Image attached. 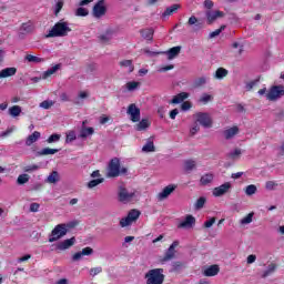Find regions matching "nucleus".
<instances>
[{
	"label": "nucleus",
	"mask_w": 284,
	"mask_h": 284,
	"mask_svg": "<svg viewBox=\"0 0 284 284\" xmlns=\"http://www.w3.org/2000/svg\"><path fill=\"white\" fill-rule=\"evenodd\" d=\"M125 174H128V168L121 166V160L119 158L111 159L106 166V179H116V176H125Z\"/></svg>",
	"instance_id": "obj_1"
},
{
	"label": "nucleus",
	"mask_w": 284,
	"mask_h": 284,
	"mask_svg": "<svg viewBox=\"0 0 284 284\" xmlns=\"http://www.w3.org/2000/svg\"><path fill=\"white\" fill-rule=\"evenodd\" d=\"M134 199H136V190L121 182L118 186V201L128 205V203H132Z\"/></svg>",
	"instance_id": "obj_2"
},
{
	"label": "nucleus",
	"mask_w": 284,
	"mask_h": 284,
	"mask_svg": "<svg viewBox=\"0 0 284 284\" xmlns=\"http://www.w3.org/2000/svg\"><path fill=\"white\" fill-rule=\"evenodd\" d=\"M68 32H72V29L68 26V22H57L49 33L45 36L47 39H52L54 37H68Z\"/></svg>",
	"instance_id": "obj_3"
},
{
	"label": "nucleus",
	"mask_w": 284,
	"mask_h": 284,
	"mask_svg": "<svg viewBox=\"0 0 284 284\" xmlns=\"http://www.w3.org/2000/svg\"><path fill=\"white\" fill-rule=\"evenodd\" d=\"M163 272V268L149 270L144 275L146 284H163L165 281V275Z\"/></svg>",
	"instance_id": "obj_4"
},
{
	"label": "nucleus",
	"mask_w": 284,
	"mask_h": 284,
	"mask_svg": "<svg viewBox=\"0 0 284 284\" xmlns=\"http://www.w3.org/2000/svg\"><path fill=\"white\" fill-rule=\"evenodd\" d=\"M70 227L71 225L65 223L55 225L51 232V235L49 236V243H54L59 241V239H63V236L68 234V230H70Z\"/></svg>",
	"instance_id": "obj_5"
},
{
	"label": "nucleus",
	"mask_w": 284,
	"mask_h": 284,
	"mask_svg": "<svg viewBox=\"0 0 284 284\" xmlns=\"http://www.w3.org/2000/svg\"><path fill=\"white\" fill-rule=\"evenodd\" d=\"M139 216H141V211L136 209L131 210L128 213V216L120 220V227H128L132 225L134 222L139 221Z\"/></svg>",
	"instance_id": "obj_6"
},
{
	"label": "nucleus",
	"mask_w": 284,
	"mask_h": 284,
	"mask_svg": "<svg viewBox=\"0 0 284 284\" xmlns=\"http://www.w3.org/2000/svg\"><path fill=\"white\" fill-rule=\"evenodd\" d=\"M281 97H284L283 85H273L266 93L267 101H278Z\"/></svg>",
	"instance_id": "obj_7"
},
{
	"label": "nucleus",
	"mask_w": 284,
	"mask_h": 284,
	"mask_svg": "<svg viewBox=\"0 0 284 284\" xmlns=\"http://www.w3.org/2000/svg\"><path fill=\"white\" fill-rule=\"evenodd\" d=\"M195 121L196 123H200V125H202V128H212V116L210 115V113H205V112H199L195 114Z\"/></svg>",
	"instance_id": "obj_8"
},
{
	"label": "nucleus",
	"mask_w": 284,
	"mask_h": 284,
	"mask_svg": "<svg viewBox=\"0 0 284 284\" xmlns=\"http://www.w3.org/2000/svg\"><path fill=\"white\" fill-rule=\"evenodd\" d=\"M105 12H108L105 0H99L93 7V17H95V19H101V17H104Z\"/></svg>",
	"instance_id": "obj_9"
},
{
	"label": "nucleus",
	"mask_w": 284,
	"mask_h": 284,
	"mask_svg": "<svg viewBox=\"0 0 284 284\" xmlns=\"http://www.w3.org/2000/svg\"><path fill=\"white\" fill-rule=\"evenodd\" d=\"M232 190V183L225 182L224 184L216 186L213 189V196H225V194L230 193Z\"/></svg>",
	"instance_id": "obj_10"
},
{
	"label": "nucleus",
	"mask_w": 284,
	"mask_h": 284,
	"mask_svg": "<svg viewBox=\"0 0 284 284\" xmlns=\"http://www.w3.org/2000/svg\"><path fill=\"white\" fill-rule=\"evenodd\" d=\"M126 112L131 115V121L133 123H139V121H141V109H139L136 104H130Z\"/></svg>",
	"instance_id": "obj_11"
},
{
	"label": "nucleus",
	"mask_w": 284,
	"mask_h": 284,
	"mask_svg": "<svg viewBox=\"0 0 284 284\" xmlns=\"http://www.w3.org/2000/svg\"><path fill=\"white\" fill-rule=\"evenodd\" d=\"M176 247H179V242L174 241L170 247L166 250L164 257L162 258V263H165L168 261H172L174 256H176Z\"/></svg>",
	"instance_id": "obj_12"
},
{
	"label": "nucleus",
	"mask_w": 284,
	"mask_h": 284,
	"mask_svg": "<svg viewBox=\"0 0 284 284\" xmlns=\"http://www.w3.org/2000/svg\"><path fill=\"white\" fill-rule=\"evenodd\" d=\"M94 254V250L92 247L87 246L82 251L77 252L75 254L72 255L71 260L73 263H77L83 258V256H92Z\"/></svg>",
	"instance_id": "obj_13"
},
{
	"label": "nucleus",
	"mask_w": 284,
	"mask_h": 284,
	"mask_svg": "<svg viewBox=\"0 0 284 284\" xmlns=\"http://www.w3.org/2000/svg\"><path fill=\"white\" fill-rule=\"evenodd\" d=\"M176 190V184H169L158 194V201H165Z\"/></svg>",
	"instance_id": "obj_14"
},
{
	"label": "nucleus",
	"mask_w": 284,
	"mask_h": 284,
	"mask_svg": "<svg viewBox=\"0 0 284 284\" xmlns=\"http://www.w3.org/2000/svg\"><path fill=\"white\" fill-rule=\"evenodd\" d=\"M75 243H77L75 237L64 240V241L58 243L57 250H60L61 252H63L65 250H70V247H72V245H74Z\"/></svg>",
	"instance_id": "obj_15"
},
{
	"label": "nucleus",
	"mask_w": 284,
	"mask_h": 284,
	"mask_svg": "<svg viewBox=\"0 0 284 284\" xmlns=\"http://www.w3.org/2000/svg\"><path fill=\"white\" fill-rule=\"evenodd\" d=\"M222 17H225L223 11H206V19L209 23H214V20L221 19Z\"/></svg>",
	"instance_id": "obj_16"
},
{
	"label": "nucleus",
	"mask_w": 284,
	"mask_h": 284,
	"mask_svg": "<svg viewBox=\"0 0 284 284\" xmlns=\"http://www.w3.org/2000/svg\"><path fill=\"white\" fill-rule=\"evenodd\" d=\"M221 272L219 265L214 264L203 271V276H216Z\"/></svg>",
	"instance_id": "obj_17"
},
{
	"label": "nucleus",
	"mask_w": 284,
	"mask_h": 284,
	"mask_svg": "<svg viewBox=\"0 0 284 284\" xmlns=\"http://www.w3.org/2000/svg\"><path fill=\"white\" fill-rule=\"evenodd\" d=\"M17 74V68H6L0 71V79H8V77H14Z\"/></svg>",
	"instance_id": "obj_18"
},
{
	"label": "nucleus",
	"mask_w": 284,
	"mask_h": 284,
	"mask_svg": "<svg viewBox=\"0 0 284 284\" xmlns=\"http://www.w3.org/2000/svg\"><path fill=\"white\" fill-rule=\"evenodd\" d=\"M224 138L226 139V141H230V139H234V136H236V134H239V126L234 125L227 130H225L223 132Z\"/></svg>",
	"instance_id": "obj_19"
},
{
	"label": "nucleus",
	"mask_w": 284,
	"mask_h": 284,
	"mask_svg": "<svg viewBox=\"0 0 284 284\" xmlns=\"http://www.w3.org/2000/svg\"><path fill=\"white\" fill-rule=\"evenodd\" d=\"M152 123L149 119H142L138 124H135L136 132H143L144 130H148Z\"/></svg>",
	"instance_id": "obj_20"
},
{
	"label": "nucleus",
	"mask_w": 284,
	"mask_h": 284,
	"mask_svg": "<svg viewBox=\"0 0 284 284\" xmlns=\"http://www.w3.org/2000/svg\"><path fill=\"white\" fill-rule=\"evenodd\" d=\"M190 97V93L187 92H181L179 94H176L172 100L171 103L173 105H176L179 103H183V101H185V99H187Z\"/></svg>",
	"instance_id": "obj_21"
},
{
	"label": "nucleus",
	"mask_w": 284,
	"mask_h": 284,
	"mask_svg": "<svg viewBox=\"0 0 284 284\" xmlns=\"http://www.w3.org/2000/svg\"><path fill=\"white\" fill-rule=\"evenodd\" d=\"M189 26H194V32H199V30H201L203 28V23L199 22V19L196 18V16H192L189 18L187 21Z\"/></svg>",
	"instance_id": "obj_22"
},
{
	"label": "nucleus",
	"mask_w": 284,
	"mask_h": 284,
	"mask_svg": "<svg viewBox=\"0 0 284 284\" xmlns=\"http://www.w3.org/2000/svg\"><path fill=\"white\" fill-rule=\"evenodd\" d=\"M92 134H94V128L82 126L80 130L79 139H88V136H92Z\"/></svg>",
	"instance_id": "obj_23"
},
{
	"label": "nucleus",
	"mask_w": 284,
	"mask_h": 284,
	"mask_svg": "<svg viewBox=\"0 0 284 284\" xmlns=\"http://www.w3.org/2000/svg\"><path fill=\"white\" fill-rule=\"evenodd\" d=\"M140 34L143 39H146V41H152V39H154V29H142L140 30Z\"/></svg>",
	"instance_id": "obj_24"
},
{
	"label": "nucleus",
	"mask_w": 284,
	"mask_h": 284,
	"mask_svg": "<svg viewBox=\"0 0 284 284\" xmlns=\"http://www.w3.org/2000/svg\"><path fill=\"white\" fill-rule=\"evenodd\" d=\"M41 139V133L39 131H34L32 134H30L26 140V145L30 146L32 143H37Z\"/></svg>",
	"instance_id": "obj_25"
},
{
	"label": "nucleus",
	"mask_w": 284,
	"mask_h": 284,
	"mask_svg": "<svg viewBox=\"0 0 284 284\" xmlns=\"http://www.w3.org/2000/svg\"><path fill=\"white\" fill-rule=\"evenodd\" d=\"M57 152H60V149L44 148L41 151H38L36 156H49L50 154H57Z\"/></svg>",
	"instance_id": "obj_26"
},
{
	"label": "nucleus",
	"mask_w": 284,
	"mask_h": 284,
	"mask_svg": "<svg viewBox=\"0 0 284 284\" xmlns=\"http://www.w3.org/2000/svg\"><path fill=\"white\" fill-rule=\"evenodd\" d=\"M196 223V219L193 215H187L183 222L180 223L179 227H192Z\"/></svg>",
	"instance_id": "obj_27"
},
{
	"label": "nucleus",
	"mask_w": 284,
	"mask_h": 284,
	"mask_svg": "<svg viewBox=\"0 0 284 284\" xmlns=\"http://www.w3.org/2000/svg\"><path fill=\"white\" fill-rule=\"evenodd\" d=\"M230 72L225 68H219L214 73V79H217L219 81L225 79Z\"/></svg>",
	"instance_id": "obj_28"
},
{
	"label": "nucleus",
	"mask_w": 284,
	"mask_h": 284,
	"mask_svg": "<svg viewBox=\"0 0 284 284\" xmlns=\"http://www.w3.org/2000/svg\"><path fill=\"white\" fill-rule=\"evenodd\" d=\"M276 267L277 266L274 263L268 264V266L262 274V278H267V276H272V274H274V272H276Z\"/></svg>",
	"instance_id": "obj_29"
},
{
	"label": "nucleus",
	"mask_w": 284,
	"mask_h": 284,
	"mask_svg": "<svg viewBox=\"0 0 284 284\" xmlns=\"http://www.w3.org/2000/svg\"><path fill=\"white\" fill-rule=\"evenodd\" d=\"M205 203H207V197L201 196V197H199V199L195 201L193 207H194V210H196V211L203 210V207H205Z\"/></svg>",
	"instance_id": "obj_30"
},
{
	"label": "nucleus",
	"mask_w": 284,
	"mask_h": 284,
	"mask_svg": "<svg viewBox=\"0 0 284 284\" xmlns=\"http://www.w3.org/2000/svg\"><path fill=\"white\" fill-rule=\"evenodd\" d=\"M169 59H175V57H179L181 54V47H173L166 51Z\"/></svg>",
	"instance_id": "obj_31"
},
{
	"label": "nucleus",
	"mask_w": 284,
	"mask_h": 284,
	"mask_svg": "<svg viewBox=\"0 0 284 284\" xmlns=\"http://www.w3.org/2000/svg\"><path fill=\"white\" fill-rule=\"evenodd\" d=\"M33 30H34V27L30 21L22 23L20 27V32H23L24 34H30V32H32Z\"/></svg>",
	"instance_id": "obj_32"
},
{
	"label": "nucleus",
	"mask_w": 284,
	"mask_h": 284,
	"mask_svg": "<svg viewBox=\"0 0 284 284\" xmlns=\"http://www.w3.org/2000/svg\"><path fill=\"white\" fill-rule=\"evenodd\" d=\"M179 8H181V4H173L171 7H168L165 9V11L163 12L162 17H172V14L174 12H176V10H179Z\"/></svg>",
	"instance_id": "obj_33"
},
{
	"label": "nucleus",
	"mask_w": 284,
	"mask_h": 284,
	"mask_svg": "<svg viewBox=\"0 0 284 284\" xmlns=\"http://www.w3.org/2000/svg\"><path fill=\"white\" fill-rule=\"evenodd\" d=\"M24 59L29 63H43V61H45V59L32 54H27Z\"/></svg>",
	"instance_id": "obj_34"
},
{
	"label": "nucleus",
	"mask_w": 284,
	"mask_h": 284,
	"mask_svg": "<svg viewBox=\"0 0 284 284\" xmlns=\"http://www.w3.org/2000/svg\"><path fill=\"white\" fill-rule=\"evenodd\" d=\"M265 190L274 192L275 190H278V183L274 180H270L265 183Z\"/></svg>",
	"instance_id": "obj_35"
},
{
	"label": "nucleus",
	"mask_w": 284,
	"mask_h": 284,
	"mask_svg": "<svg viewBox=\"0 0 284 284\" xmlns=\"http://www.w3.org/2000/svg\"><path fill=\"white\" fill-rule=\"evenodd\" d=\"M196 168V161L194 160H185L184 161V171L185 172H192Z\"/></svg>",
	"instance_id": "obj_36"
},
{
	"label": "nucleus",
	"mask_w": 284,
	"mask_h": 284,
	"mask_svg": "<svg viewBox=\"0 0 284 284\" xmlns=\"http://www.w3.org/2000/svg\"><path fill=\"white\" fill-rule=\"evenodd\" d=\"M58 70H61V64H55L51 69L47 70L43 73V79H48V77H52V74H54V72H57Z\"/></svg>",
	"instance_id": "obj_37"
},
{
	"label": "nucleus",
	"mask_w": 284,
	"mask_h": 284,
	"mask_svg": "<svg viewBox=\"0 0 284 284\" xmlns=\"http://www.w3.org/2000/svg\"><path fill=\"white\" fill-rule=\"evenodd\" d=\"M154 141L149 140L146 144L143 145L142 152H155Z\"/></svg>",
	"instance_id": "obj_38"
},
{
	"label": "nucleus",
	"mask_w": 284,
	"mask_h": 284,
	"mask_svg": "<svg viewBox=\"0 0 284 284\" xmlns=\"http://www.w3.org/2000/svg\"><path fill=\"white\" fill-rule=\"evenodd\" d=\"M119 64L120 68H129V72H134V64H132V60H122Z\"/></svg>",
	"instance_id": "obj_39"
},
{
	"label": "nucleus",
	"mask_w": 284,
	"mask_h": 284,
	"mask_svg": "<svg viewBox=\"0 0 284 284\" xmlns=\"http://www.w3.org/2000/svg\"><path fill=\"white\" fill-rule=\"evenodd\" d=\"M10 116L17 118L21 114V106L20 105H13L9 109Z\"/></svg>",
	"instance_id": "obj_40"
},
{
	"label": "nucleus",
	"mask_w": 284,
	"mask_h": 284,
	"mask_svg": "<svg viewBox=\"0 0 284 284\" xmlns=\"http://www.w3.org/2000/svg\"><path fill=\"white\" fill-rule=\"evenodd\" d=\"M257 187L254 184H250L245 187V194L246 196H254L256 194Z\"/></svg>",
	"instance_id": "obj_41"
},
{
	"label": "nucleus",
	"mask_w": 284,
	"mask_h": 284,
	"mask_svg": "<svg viewBox=\"0 0 284 284\" xmlns=\"http://www.w3.org/2000/svg\"><path fill=\"white\" fill-rule=\"evenodd\" d=\"M207 83V78L201 77L194 80L193 85L194 88H201Z\"/></svg>",
	"instance_id": "obj_42"
},
{
	"label": "nucleus",
	"mask_w": 284,
	"mask_h": 284,
	"mask_svg": "<svg viewBox=\"0 0 284 284\" xmlns=\"http://www.w3.org/2000/svg\"><path fill=\"white\" fill-rule=\"evenodd\" d=\"M72 141H77V132L71 130L67 132L65 143H72Z\"/></svg>",
	"instance_id": "obj_43"
},
{
	"label": "nucleus",
	"mask_w": 284,
	"mask_h": 284,
	"mask_svg": "<svg viewBox=\"0 0 284 284\" xmlns=\"http://www.w3.org/2000/svg\"><path fill=\"white\" fill-rule=\"evenodd\" d=\"M101 183H103V179H95V180H91L87 186L89 187V190H92L93 187H97V185H101Z\"/></svg>",
	"instance_id": "obj_44"
},
{
	"label": "nucleus",
	"mask_w": 284,
	"mask_h": 284,
	"mask_svg": "<svg viewBox=\"0 0 284 284\" xmlns=\"http://www.w3.org/2000/svg\"><path fill=\"white\" fill-rule=\"evenodd\" d=\"M252 219H254V213H248L240 223L241 225H250V223H252Z\"/></svg>",
	"instance_id": "obj_45"
},
{
	"label": "nucleus",
	"mask_w": 284,
	"mask_h": 284,
	"mask_svg": "<svg viewBox=\"0 0 284 284\" xmlns=\"http://www.w3.org/2000/svg\"><path fill=\"white\" fill-rule=\"evenodd\" d=\"M57 141H61V134L53 133L47 139V143H57Z\"/></svg>",
	"instance_id": "obj_46"
},
{
	"label": "nucleus",
	"mask_w": 284,
	"mask_h": 284,
	"mask_svg": "<svg viewBox=\"0 0 284 284\" xmlns=\"http://www.w3.org/2000/svg\"><path fill=\"white\" fill-rule=\"evenodd\" d=\"M75 14H77V17H88V14H90V12L88 11V9L80 7L77 9Z\"/></svg>",
	"instance_id": "obj_47"
},
{
	"label": "nucleus",
	"mask_w": 284,
	"mask_h": 284,
	"mask_svg": "<svg viewBox=\"0 0 284 284\" xmlns=\"http://www.w3.org/2000/svg\"><path fill=\"white\" fill-rule=\"evenodd\" d=\"M52 105H54V102L49 100H44L40 103V108H42L43 110H50Z\"/></svg>",
	"instance_id": "obj_48"
},
{
	"label": "nucleus",
	"mask_w": 284,
	"mask_h": 284,
	"mask_svg": "<svg viewBox=\"0 0 284 284\" xmlns=\"http://www.w3.org/2000/svg\"><path fill=\"white\" fill-rule=\"evenodd\" d=\"M223 30H225V24L221 26L219 29H216L215 31L210 33V39H214L215 37H219V34H221V32H223Z\"/></svg>",
	"instance_id": "obj_49"
},
{
	"label": "nucleus",
	"mask_w": 284,
	"mask_h": 284,
	"mask_svg": "<svg viewBox=\"0 0 284 284\" xmlns=\"http://www.w3.org/2000/svg\"><path fill=\"white\" fill-rule=\"evenodd\" d=\"M136 88H139V82H128L126 83V89L129 90V92H132V90H136Z\"/></svg>",
	"instance_id": "obj_50"
},
{
	"label": "nucleus",
	"mask_w": 284,
	"mask_h": 284,
	"mask_svg": "<svg viewBox=\"0 0 284 284\" xmlns=\"http://www.w3.org/2000/svg\"><path fill=\"white\" fill-rule=\"evenodd\" d=\"M101 272H103L101 266L93 267L90 270V276H97L98 274H101Z\"/></svg>",
	"instance_id": "obj_51"
},
{
	"label": "nucleus",
	"mask_w": 284,
	"mask_h": 284,
	"mask_svg": "<svg viewBox=\"0 0 284 284\" xmlns=\"http://www.w3.org/2000/svg\"><path fill=\"white\" fill-rule=\"evenodd\" d=\"M61 10H63V0H59L55 3V10H54V14H59V12H61Z\"/></svg>",
	"instance_id": "obj_52"
},
{
	"label": "nucleus",
	"mask_w": 284,
	"mask_h": 284,
	"mask_svg": "<svg viewBox=\"0 0 284 284\" xmlns=\"http://www.w3.org/2000/svg\"><path fill=\"white\" fill-rule=\"evenodd\" d=\"M257 83H258V80H253V81L247 82V83H246V90H247V92H250L251 90H253L254 87L257 85Z\"/></svg>",
	"instance_id": "obj_53"
},
{
	"label": "nucleus",
	"mask_w": 284,
	"mask_h": 284,
	"mask_svg": "<svg viewBox=\"0 0 284 284\" xmlns=\"http://www.w3.org/2000/svg\"><path fill=\"white\" fill-rule=\"evenodd\" d=\"M12 132H14V129L9 128L4 132L0 133V136H1V139H6V136H10V134H12Z\"/></svg>",
	"instance_id": "obj_54"
},
{
	"label": "nucleus",
	"mask_w": 284,
	"mask_h": 284,
	"mask_svg": "<svg viewBox=\"0 0 284 284\" xmlns=\"http://www.w3.org/2000/svg\"><path fill=\"white\" fill-rule=\"evenodd\" d=\"M192 108V103L189 101H185L181 104V110H183L184 112L190 110Z\"/></svg>",
	"instance_id": "obj_55"
},
{
	"label": "nucleus",
	"mask_w": 284,
	"mask_h": 284,
	"mask_svg": "<svg viewBox=\"0 0 284 284\" xmlns=\"http://www.w3.org/2000/svg\"><path fill=\"white\" fill-rule=\"evenodd\" d=\"M231 159H236V156H241V149H235L233 152L229 154Z\"/></svg>",
	"instance_id": "obj_56"
},
{
	"label": "nucleus",
	"mask_w": 284,
	"mask_h": 284,
	"mask_svg": "<svg viewBox=\"0 0 284 284\" xmlns=\"http://www.w3.org/2000/svg\"><path fill=\"white\" fill-rule=\"evenodd\" d=\"M204 8H206V10H212L214 8V2L212 0H205Z\"/></svg>",
	"instance_id": "obj_57"
},
{
	"label": "nucleus",
	"mask_w": 284,
	"mask_h": 284,
	"mask_svg": "<svg viewBox=\"0 0 284 284\" xmlns=\"http://www.w3.org/2000/svg\"><path fill=\"white\" fill-rule=\"evenodd\" d=\"M41 205L39 203H31L30 204V212H39Z\"/></svg>",
	"instance_id": "obj_58"
},
{
	"label": "nucleus",
	"mask_w": 284,
	"mask_h": 284,
	"mask_svg": "<svg viewBox=\"0 0 284 284\" xmlns=\"http://www.w3.org/2000/svg\"><path fill=\"white\" fill-rule=\"evenodd\" d=\"M36 170H39V166L37 164L24 168V172H36Z\"/></svg>",
	"instance_id": "obj_59"
},
{
	"label": "nucleus",
	"mask_w": 284,
	"mask_h": 284,
	"mask_svg": "<svg viewBox=\"0 0 284 284\" xmlns=\"http://www.w3.org/2000/svg\"><path fill=\"white\" fill-rule=\"evenodd\" d=\"M200 101H201L202 103H209V101H212V95H210V94H204V95L200 99Z\"/></svg>",
	"instance_id": "obj_60"
},
{
	"label": "nucleus",
	"mask_w": 284,
	"mask_h": 284,
	"mask_svg": "<svg viewBox=\"0 0 284 284\" xmlns=\"http://www.w3.org/2000/svg\"><path fill=\"white\" fill-rule=\"evenodd\" d=\"M216 223V219L212 217L209 221L204 222V227H212Z\"/></svg>",
	"instance_id": "obj_61"
},
{
	"label": "nucleus",
	"mask_w": 284,
	"mask_h": 284,
	"mask_svg": "<svg viewBox=\"0 0 284 284\" xmlns=\"http://www.w3.org/2000/svg\"><path fill=\"white\" fill-rule=\"evenodd\" d=\"M255 262H256V255L251 254V255L247 256L246 263L248 265H252V263H255Z\"/></svg>",
	"instance_id": "obj_62"
},
{
	"label": "nucleus",
	"mask_w": 284,
	"mask_h": 284,
	"mask_svg": "<svg viewBox=\"0 0 284 284\" xmlns=\"http://www.w3.org/2000/svg\"><path fill=\"white\" fill-rule=\"evenodd\" d=\"M199 130H201V126H199V124H195V125L190 130L191 135L194 136V134H196V132H199Z\"/></svg>",
	"instance_id": "obj_63"
},
{
	"label": "nucleus",
	"mask_w": 284,
	"mask_h": 284,
	"mask_svg": "<svg viewBox=\"0 0 284 284\" xmlns=\"http://www.w3.org/2000/svg\"><path fill=\"white\" fill-rule=\"evenodd\" d=\"M47 179H59V172L52 171L51 174L47 176Z\"/></svg>",
	"instance_id": "obj_64"
}]
</instances>
